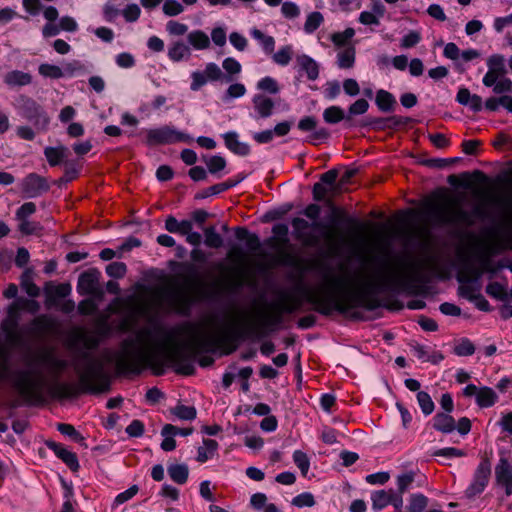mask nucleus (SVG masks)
<instances>
[{
	"label": "nucleus",
	"mask_w": 512,
	"mask_h": 512,
	"mask_svg": "<svg viewBox=\"0 0 512 512\" xmlns=\"http://www.w3.org/2000/svg\"><path fill=\"white\" fill-rule=\"evenodd\" d=\"M388 281L386 270L372 267L368 262H362L353 270L340 265L324 269L320 282L305 288L303 294L321 313L327 314L333 309L344 312L365 304L368 296Z\"/></svg>",
	"instance_id": "nucleus-1"
},
{
	"label": "nucleus",
	"mask_w": 512,
	"mask_h": 512,
	"mask_svg": "<svg viewBox=\"0 0 512 512\" xmlns=\"http://www.w3.org/2000/svg\"><path fill=\"white\" fill-rule=\"evenodd\" d=\"M173 354V345L167 337L158 336L150 328H143L123 342L116 355V363L122 370L138 372L160 357L172 359Z\"/></svg>",
	"instance_id": "nucleus-2"
},
{
	"label": "nucleus",
	"mask_w": 512,
	"mask_h": 512,
	"mask_svg": "<svg viewBox=\"0 0 512 512\" xmlns=\"http://www.w3.org/2000/svg\"><path fill=\"white\" fill-rule=\"evenodd\" d=\"M80 342L85 350L75 352L72 366L79 377L80 384L90 392H102L108 386L103 372L102 361L95 357L90 350L97 347L99 338L93 333H83Z\"/></svg>",
	"instance_id": "nucleus-3"
},
{
	"label": "nucleus",
	"mask_w": 512,
	"mask_h": 512,
	"mask_svg": "<svg viewBox=\"0 0 512 512\" xmlns=\"http://www.w3.org/2000/svg\"><path fill=\"white\" fill-rule=\"evenodd\" d=\"M136 309L146 314L154 309L182 311L187 303V294L183 287L169 283L154 288L141 287L140 292L131 297Z\"/></svg>",
	"instance_id": "nucleus-4"
},
{
	"label": "nucleus",
	"mask_w": 512,
	"mask_h": 512,
	"mask_svg": "<svg viewBox=\"0 0 512 512\" xmlns=\"http://www.w3.org/2000/svg\"><path fill=\"white\" fill-rule=\"evenodd\" d=\"M235 326L229 319L208 318L187 327L185 347L196 351L209 346L223 345L234 337Z\"/></svg>",
	"instance_id": "nucleus-5"
},
{
	"label": "nucleus",
	"mask_w": 512,
	"mask_h": 512,
	"mask_svg": "<svg viewBox=\"0 0 512 512\" xmlns=\"http://www.w3.org/2000/svg\"><path fill=\"white\" fill-rule=\"evenodd\" d=\"M427 212L438 224H462L470 225L475 217L480 216L481 208L475 207L473 213L462 208L459 200L452 197H443L428 204Z\"/></svg>",
	"instance_id": "nucleus-6"
},
{
	"label": "nucleus",
	"mask_w": 512,
	"mask_h": 512,
	"mask_svg": "<svg viewBox=\"0 0 512 512\" xmlns=\"http://www.w3.org/2000/svg\"><path fill=\"white\" fill-rule=\"evenodd\" d=\"M18 393L29 403H38L43 400L46 379L42 372L26 370L17 373L13 379Z\"/></svg>",
	"instance_id": "nucleus-7"
},
{
	"label": "nucleus",
	"mask_w": 512,
	"mask_h": 512,
	"mask_svg": "<svg viewBox=\"0 0 512 512\" xmlns=\"http://www.w3.org/2000/svg\"><path fill=\"white\" fill-rule=\"evenodd\" d=\"M145 133L146 143L151 146L176 142L189 143L192 141V138L189 135L178 131L172 126H162L155 129H148Z\"/></svg>",
	"instance_id": "nucleus-8"
},
{
	"label": "nucleus",
	"mask_w": 512,
	"mask_h": 512,
	"mask_svg": "<svg viewBox=\"0 0 512 512\" xmlns=\"http://www.w3.org/2000/svg\"><path fill=\"white\" fill-rule=\"evenodd\" d=\"M39 309V304L34 300L17 299L11 303L7 308V319H5L1 326L2 329L10 336L17 324V315L20 310H28L35 313Z\"/></svg>",
	"instance_id": "nucleus-9"
},
{
	"label": "nucleus",
	"mask_w": 512,
	"mask_h": 512,
	"mask_svg": "<svg viewBox=\"0 0 512 512\" xmlns=\"http://www.w3.org/2000/svg\"><path fill=\"white\" fill-rule=\"evenodd\" d=\"M491 474V465L488 460H482L478 465L471 484L466 489L465 494L468 498H473L484 491Z\"/></svg>",
	"instance_id": "nucleus-10"
},
{
	"label": "nucleus",
	"mask_w": 512,
	"mask_h": 512,
	"mask_svg": "<svg viewBox=\"0 0 512 512\" xmlns=\"http://www.w3.org/2000/svg\"><path fill=\"white\" fill-rule=\"evenodd\" d=\"M100 273L97 270H89L80 275L77 290L82 295H93L99 298L103 292L99 286Z\"/></svg>",
	"instance_id": "nucleus-11"
},
{
	"label": "nucleus",
	"mask_w": 512,
	"mask_h": 512,
	"mask_svg": "<svg viewBox=\"0 0 512 512\" xmlns=\"http://www.w3.org/2000/svg\"><path fill=\"white\" fill-rule=\"evenodd\" d=\"M487 66L488 71L483 77V84L486 87H492L506 73L504 57L498 54L490 56L487 59Z\"/></svg>",
	"instance_id": "nucleus-12"
},
{
	"label": "nucleus",
	"mask_w": 512,
	"mask_h": 512,
	"mask_svg": "<svg viewBox=\"0 0 512 512\" xmlns=\"http://www.w3.org/2000/svg\"><path fill=\"white\" fill-rule=\"evenodd\" d=\"M495 480L506 496L512 495V464L507 459L501 458L496 465Z\"/></svg>",
	"instance_id": "nucleus-13"
},
{
	"label": "nucleus",
	"mask_w": 512,
	"mask_h": 512,
	"mask_svg": "<svg viewBox=\"0 0 512 512\" xmlns=\"http://www.w3.org/2000/svg\"><path fill=\"white\" fill-rule=\"evenodd\" d=\"M25 117L39 130H46L50 123L48 114L34 101L30 102Z\"/></svg>",
	"instance_id": "nucleus-14"
},
{
	"label": "nucleus",
	"mask_w": 512,
	"mask_h": 512,
	"mask_svg": "<svg viewBox=\"0 0 512 512\" xmlns=\"http://www.w3.org/2000/svg\"><path fill=\"white\" fill-rule=\"evenodd\" d=\"M46 188L44 179L34 173L28 175L22 183L23 191L30 197L38 195Z\"/></svg>",
	"instance_id": "nucleus-15"
},
{
	"label": "nucleus",
	"mask_w": 512,
	"mask_h": 512,
	"mask_svg": "<svg viewBox=\"0 0 512 512\" xmlns=\"http://www.w3.org/2000/svg\"><path fill=\"white\" fill-rule=\"evenodd\" d=\"M168 57L173 62L188 60L191 57V48L182 40L175 41L168 48Z\"/></svg>",
	"instance_id": "nucleus-16"
},
{
	"label": "nucleus",
	"mask_w": 512,
	"mask_h": 512,
	"mask_svg": "<svg viewBox=\"0 0 512 512\" xmlns=\"http://www.w3.org/2000/svg\"><path fill=\"white\" fill-rule=\"evenodd\" d=\"M253 106L259 117L268 118L272 115L274 109V102L271 98L263 95L256 94L253 99Z\"/></svg>",
	"instance_id": "nucleus-17"
},
{
	"label": "nucleus",
	"mask_w": 512,
	"mask_h": 512,
	"mask_svg": "<svg viewBox=\"0 0 512 512\" xmlns=\"http://www.w3.org/2000/svg\"><path fill=\"white\" fill-rule=\"evenodd\" d=\"M297 65L301 71H304L309 80H316L319 76V65L308 55H299L296 58Z\"/></svg>",
	"instance_id": "nucleus-18"
},
{
	"label": "nucleus",
	"mask_w": 512,
	"mask_h": 512,
	"mask_svg": "<svg viewBox=\"0 0 512 512\" xmlns=\"http://www.w3.org/2000/svg\"><path fill=\"white\" fill-rule=\"evenodd\" d=\"M189 45L195 50H206L210 48L209 36L202 30H193L187 34Z\"/></svg>",
	"instance_id": "nucleus-19"
},
{
	"label": "nucleus",
	"mask_w": 512,
	"mask_h": 512,
	"mask_svg": "<svg viewBox=\"0 0 512 512\" xmlns=\"http://www.w3.org/2000/svg\"><path fill=\"white\" fill-rule=\"evenodd\" d=\"M54 453L73 471L79 469L78 459L75 453L67 450L65 447L59 444L53 443L50 445Z\"/></svg>",
	"instance_id": "nucleus-20"
},
{
	"label": "nucleus",
	"mask_w": 512,
	"mask_h": 512,
	"mask_svg": "<svg viewBox=\"0 0 512 512\" xmlns=\"http://www.w3.org/2000/svg\"><path fill=\"white\" fill-rule=\"evenodd\" d=\"M433 427L442 433H450L455 430L456 423L449 413H437L433 418Z\"/></svg>",
	"instance_id": "nucleus-21"
},
{
	"label": "nucleus",
	"mask_w": 512,
	"mask_h": 512,
	"mask_svg": "<svg viewBox=\"0 0 512 512\" xmlns=\"http://www.w3.org/2000/svg\"><path fill=\"white\" fill-rule=\"evenodd\" d=\"M4 82L10 87L25 86L32 82V76L23 71L13 70L4 76Z\"/></svg>",
	"instance_id": "nucleus-22"
},
{
	"label": "nucleus",
	"mask_w": 512,
	"mask_h": 512,
	"mask_svg": "<svg viewBox=\"0 0 512 512\" xmlns=\"http://www.w3.org/2000/svg\"><path fill=\"white\" fill-rule=\"evenodd\" d=\"M165 228L170 233H177L184 236L193 229V224L189 220L178 221L176 218L169 216L165 221Z\"/></svg>",
	"instance_id": "nucleus-23"
},
{
	"label": "nucleus",
	"mask_w": 512,
	"mask_h": 512,
	"mask_svg": "<svg viewBox=\"0 0 512 512\" xmlns=\"http://www.w3.org/2000/svg\"><path fill=\"white\" fill-rule=\"evenodd\" d=\"M224 141L226 147L232 152L239 155H246L249 152V146L238 140V135L235 132H228L224 134Z\"/></svg>",
	"instance_id": "nucleus-24"
},
{
	"label": "nucleus",
	"mask_w": 512,
	"mask_h": 512,
	"mask_svg": "<svg viewBox=\"0 0 512 512\" xmlns=\"http://www.w3.org/2000/svg\"><path fill=\"white\" fill-rule=\"evenodd\" d=\"M498 401V395L490 387H480L476 397V403L481 408L493 406Z\"/></svg>",
	"instance_id": "nucleus-25"
},
{
	"label": "nucleus",
	"mask_w": 512,
	"mask_h": 512,
	"mask_svg": "<svg viewBox=\"0 0 512 512\" xmlns=\"http://www.w3.org/2000/svg\"><path fill=\"white\" fill-rule=\"evenodd\" d=\"M179 428L172 424H166L163 426L161 435L164 437L161 448L164 451H172L176 448V441L174 436L177 435Z\"/></svg>",
	"instance_id": "nucleus-26"
},
{
	"label": "nucleus",
	"mask_w": 512,
	"mask_h": 512,
	"mask_svg": "<svg viewBox=\"0 0 512 512\" xmlns=\"http://www.w3.org/2000/svg\"><path fill=\"white\" fill-rule=\"evenodd\" d=\"M356 51L353 46L345 47L337 54V64L341 69H350L355 63Z\"/></svg>",
	"instance_id": "nucleus-27"
},
{
	"label": "nucleus",
	"mask_w": 512,
	"mask_h": 512,
	"mask_svg": "<svg viewBox=\"0 0 512 512\" xmlns=\"http://www.w3.org/2000/svg\"><path fill=\"white\" fill-rule=\"evenodd\" d=\"M393 490H379L371 495L372 507L374 510H381L393 500Z\"/></svg>",
	"instance_id": "nucleus-28"
},
{
	"label": "nucleus",
	"mask_w": 512,
	"mask_h": 512,
	"mask_svg": "<svg viewBox=\"0 0 512 512\" xmlns=\"http://www.w3.org/2000/svg\"><path fill=\"white\" fill-rule=\"evenodd\" d=\"M44 154L47 158L48 163L51 166L60 164L63 159L67 156V148L65 146L58 147H46Z\"/></svg>",
	"instance_id": "nucleus-29"
},
{
	"label": "nucleus",
	"mask_w": 512,
	"mask_h": 512,
	"mask_svg": "<svg viewBox=\"0 0 512 512\" xmlns=\"http://www.w3.org/2000/svg\"><path fill=\"white\" fill-rule=\"evenodd\" d=\"M218 448V443L212 439H204L203 445L198 448L197 461L204 463L210 459Z\"/></svg>",
	"instance_id": "nucleus-30"
},
{
	"label": "nucleus",
	"mask_w": 512,
	"mask_h": 512,
	"mask_svg": "<svg viewBox=\"0 0 512 512\" xmlns=\"http://www.w3.org/2000/svg\"><path fill=\"white\" fill-rule=\"evenodd\" d=\"M251 35L256 39L262 46L263 50L267 54H272L275 48V40L272 36L264 34L257 28L251 30Z\"/></svg>",
	"instance_id": "nucleus-31"
},
{
	"label": "nucleus",
	"mask_w": 512,
	"mask_h": 512,
	"mask_svg": "<svg viewBox=\"0 0 512 512\" xmlns=\"http://www.w3.org/2000/svg\"><path fill=\"white\" fill-rule=\"evenodd\" d=\"M170 413L180 420L191 421L196 418L197 411L193 406L178 404L170 409Z\"/></svg>",
	"instance_id": "nucleus-32"
},
{
	"label": "nucleus",
	"mask_w": 512,
	"mask_h": 512,
	"mask_svg": "<svg viewBox=\"0 0 512 512\" xmlns=\"http://www.w3.org/2000/svg\"><path fill=\"white\" fill-rule=\"evenodd\" d=\"M170 478L178 484H184L188 478V467L184 464H174L168 467Z\"/></svg>",
	"instance_id": "nucleus-33"
},
{
	"label": "nucleus",
	"mask_w": 512,
	"mask_h": 512,
	"mask_svg": "<svg viewBox=\"0 0 512 512\" xmlns=\"http://www.w3.org/2000/svg\"><path fill=\"white\" fill-rule=\"evenodd\" d=\"M396 101L393 95L385 90H379L376 94V104L380 110L388 112L393 109Z\"/></svg>",
	"instance_id": "nucleus-34"
},
{
	"label": "nucleus",
	"mask_w": 512,
	"mask_h": 512,
	"mask_svg": "<svg viewBox=\"0 0 512 512\" xmlns=\"http://www.w3.org/2000/svg\"><path fill=\"white\" fill-rule=\"evenodd\" d=\"M38 72L41 76L50 79H59L64 77L63 69L57 65L43 63L38 67Z\"/></svg>",
	"instance_id": "nucleus-35"
},
{
	"label": "nucleus",
	"mask_w": 512,
	"mask_h": 512,
	"mask_svg": "<svg viewBox=\"0 0 512 512\" xmlns=\"http://www.w3.org/2000/svg\"><path fill=\"white\" fill-rule=\"evenodd\" d=\"M293 56V48L290 45L281 47L276 53H272L273 61L281 66L289 64Z\"/></svg>",
	"instance_id": "nucleus-36"
},
{
	"label": "nucleus",
	"mask_w": 512,
	"mask_h": 512,
	"mask_svg": "<svg viewBox=\"0 0 512 512\" xmlns=\"http://www.w3.org/2000/svg\"><path fill=\"white\" fill-rule=\"evenodd\" d=\"M324 22V17L320 12H312L307 15L305 23H304V30L306 33L311 34L315 30H317L320 25Z\"/></svg>",
	"instance_id": "nucleus-37"
},
{
	"label": "nucleus",
	"mask_w": 512,
	"mask_h": 512,
	"mask_svg": "<svg viewBox=\"0 0 512 512\" xmlns=\"http://www.w3.org/2000/svg\"><path fill=\"white\" fill-rule=\"evenodd\" d=\"M354 35L355 30L353 28H347L342 32L333 33L330 39L336 47H345Z\"/></svg>",
	"instance_id": "nucleus-38"
},
{
	"label": "nucleus",
	"mask_w": 512,
	"mask_h": 512,
	"mask_svg": "<svg viewBox=\"0 0 512 512\" xmlns=\"http://www.w3.org/2000/svg\"><path fill=\"white\" fill-rule=\"evenodd\" d=\"M323 118L325 122L329 124H335L345 118L344 111L338 106H331L324 110Z\"/></svg>",
	"instance_id": "nucleus-39"
},
{
	"label": "nucleus",
	"mask_w": 512,
	"mask_h": 512,
	"mask_svg": "<svg viewBox=\"0 0 512 512\" xmlns=\"http://www.w3.org/2000/svg\"><path fill=\"white\" fill-rule=\"evenodd\" d=\"M205 245L211 248H219L223 244V239L214 227H207L204 230Z\"/></svg>",
	"instance_id": "nucleus-40"
},
{
	"label": "nucleus",
	"mask_w": 512,
	"mask_h": 512,
	"mask_svg": "<svg viewBox=\"0 0 512 512\" xmlns=\"http://www.w3.org/2000/svg\"><path fill=\"white\" fill-rule=\"evenodd\" d=\"M453 350L458 356H470L475 352V346L469 339L462 338L455 344Z\"/></svg>",
	"instance_id": "nucleus-41"
},
{
	"label": "nucleus",
	"mask_w": 512,
	"mask_h": 512,
	"mask_svg": "<svg viewBox=\"0 0 512 512\" xmlns=\"http://www.w3.org/2000/svg\"><path fill=\"white\" fill-rule=\"evenodd\" d=\"M417 401L425 415H430L434 411V402L427 392L420 391L417 394Z\"/></svg>",
	"instance_id": "nucleus-42"
},
{
	"label": "nucleus",
	"mask_w": 512,
	"mask_h": 512,
	"mask_svg": "<svg viewBox=\"0 0 512 512\" xmlns=\"http://www.w3.org/2000/svg\"><path fill=\"white\" fill-rule=\"evenodd\" d=\"M257 88L270 94H277L280 90L277 81L272 77H264L257 83Z\"/></svg>",
	"instance_id": "nucleus-43"
},
{
	"label": "nucleus",
	"mask_w": 512,
	"mask_h": 512,
	"mask_svg": "<svg viewBox=\"0 0 512 512\" xmlns=\"http://www.w3.org/2000/svg\"><path fill=\"white\" fill-rule=\"evenodd\" d=\"M427 502V498L422 494L412 495L408 506V512H423L427 506Z\"/></svg>",
	"instance_id": "nucleus-44"
},
{
	"label": "nucleus",
	"mask_w": 512,
	"mask_h": 512,
	"mask_svg": "<svg viewBox=\"0 0 512 512\" xmlns=\"http://www.w3.org/2000/svg\"><path fill=\"white\" fill-rule=\"evenodd\" d=\"M293 461L296 464V466L300 469L302 475L306 476L310 468V461L307 455L300 450H296L293 453Z\"/></svg>",
	"instance_id": "nucleus-45"
},
{
	"label": "nucleus",
	"mask_w": 512,
	"mask_h": 512,
	"mask_svg": "<svg viewBox=\"0 0 512 512\" xmlns=\"http://www.w3.org/2000/svg\"><path fill=\"white\" fill-rule=\"evenodd\" d=\"M203 72L206 75V77L209 79V81H212V82L220 81L224 77V74H223L222 70L220 69V67L213 62L207 63L205 65V69L203 70Z\"/></svg>",
	"instance_id": "nucleus-46"
},
{
	"label": "nucleus",
	"mask_w": 512,
	"mask_h": 512,
	"mask_svg": "<svg viewBox=\"0 0 512 512\" xmlns=\"http://www.w3.org/2000/svg\"><path fill=\"white\" fill-rule=\"evenodd\" d=\"M162 10L165 15L173 17L181 14L184 11V7L177 0H166Z\"/></svg>",
	"instance_id": "nucleus-47"
},
{
	"label": "nucleus",
	"mask_w": 512,
	"mask_h": 512,
	"mask_svg": "<svg viewBox=\"0 0 512 512\" xmlns=\"http://www.w3.org/2000/svg\"><path fill=\"white\" fill-rule=\"evenodd\" d=\"M126 272L127 267L123 262H112L106 267V273L113 278H123Z\"/></svg>",
	"instance_id": "nucleus-48"
},
{
	"label": "nucleus",
	"mask_w": 512,
	"mask_h": 512,
	"mask_svg": "<svg viewBox=\"0 0 512 512\" xmlns=\"http://www.w3.org/2000/svg\"><path fill=\"white\" fill-rule=\"evenodd\" d=\"M292 504L299 508L312 507L315 505V499L311 493L305 492L294 497Z\"/></svg>",
	"instance_id": "nucleus-49"
},
{
	"label": "nucleus",
	"mask_w": 512,
	"mask_h": 512,
	"mask_svg": "<svg viewBox=\"0 0 512 512\" xmlns=\"http://www.w3.org/2000/svg\"><path fill=\"white\" fill-rule=\"evenodd\" d=\"M282 15L288 19L297 18L300 15V8L294 2H283L281 6Z\"/></svg>",
	"instance_id": "nucleus-50"
},
{
	"label": "nucleus",
	"mask_w": 512,
	"mask_h": 512,
	"mask_svg": "<svg viewBox=\"0 0 512 512\" xmlns=\"http://www.w3.org/2000/svg\"><path fill=\"white\" fill-rule=\"evenodd\" d=\"M166 30L170 35L183 36L188 31V26L178 21H168L166 24Z\"/></svg>",
	"instance_id": "nucleus-51"
},
{
	"label": "nucleus",
	"mask_w": 512,
	"mask_h": 512,
	"mask_svg": "<svg viewBox=\"0 0 512 512\" xmlns=\"http://www.w3.org/2000/svg\"><path fill=\"white\" fill-rule=\"evenodd\" d=\"M122 15L127 22H135L141 15V9L137 4H129L123 9Z\"/></svg>",
	"instance_id": "nucleus-52"
},
{
	"label": "nucleus",
	"mask_w": 512,
	"mask_h": 512,
	"mask_svg": "<svg viewBox=\"0 0 512 512\" xmlns=\"http://www.w3.org/2000/svg\"><path fill=\"white\" fill-rule=\"evenodd\" d=\"M119 14L120 10L115 5L113 0L106 2L103 6V15L106 21L113 22Z\"/></svg>",
	"instance_id": "nucleus-53"
},
{
	"label": "nucleus",
	"mask_w": 512,
	"mask_h": 512,
	"mask_svg": "<svg viewBox=\"0 0 512 512\" xmlns=\"http://www.w3.org/2000/svg\"><path fill=\"white\" fill-rule=\"evenodd\" d=\"M206 165L210 173H216L225 168L226 161L221 156H212L206 161Z\"/></svg>",
	"instance_id": "nucleus-54"
},
{
	"label": "nucleus",
	"mask_w": 512,
	"mask_h": 512,
	"mask_svg": "<svg viewBox=\"0 0 512 512\" xmlns=\"http://www.w3.org/2000/svg\"><path fill=\"white\" fill-rule=\"evenodd\" d=\"M191 79H192V82H191L190 88L192 91L199 90L202 86H204L205 84H207V82H209V79L206 77V75L204 74L203 71L192 72Z\"/></svg>",
	"instance_id": "nucleus-55"
},
{
	"label": "nucleus",
	"mask_w": 512,
	"mask_h": 512,
	"mask_svg": "<svg viewBox=\"0 0 512 512\" xmlns=\"http://www.w3.org/2000/svg\"><path fill=\"white\" fill-rule=\"evenodd\" d=\"M415 479L413 472H407L397 477V485L400 494L404 493Z\"/></svg>",
	"instance_id": "nucleus-56"
},
{
	"label": "nucleus",
	"mask_w": 512,
	"mask_h": 512,
	"mask_svg": "<svg viewBox=\"0 0 512 512\" xmlns=\"http://www.w3.org/2000/svg\"><path fill=\"white\" fill-rule=\"evenodd\" d=\"M223 69L230 75H237L241 72V64L234 58L228 57L222 62Z\"/></svg>",
	"instance_id": "nucleus-57"
},
{
	"label": "nucleus",
	"mask_w": 512,
	"mask_h": 512,
	"mask_svg": "<svg viewBox=\"0 0 512 512\" xmlns=\"http://www.w3.org/2000/svg\"><path fill=\"white\" fill-rule=\"evenodd\" d=\"M229 41L238 51H244L248 45L247 39L238 32H232Z\"/></svg>",
	"instance_id": "nucleus-58"
},
{
	"label": "nucleus",
	"mask_w": 512,
	"mask_h": 512,
	"mask_svg": "<svg viewBox=\"0 0 512 512\" xmlns=\"http://www.w3.org/2000/svg\"><path fill=\"white\" fill-rule=\"evenodd\" d=\"M226 30L222 27H215L211 31V40L219 47H223L226 44Z\"/></svg>",
	"instance_id": "nucleus-59"
},
{
	"label": "nucleus",
	"mask_w": 512,
	"mask_h": 512,
	"mask_svg": "<svg viewBox=\"0 0 512 512\" xmlns=\"http://www.w3.org/2000/svg\"><path fill=\"white\" fill-rule=\"evenodd\" d=\"M492 87L496 94L512 92V81L509 78L503 77L498 79Z\"/></svg>",
	"instance_id": "nucleus-60"
},
{
	"label": "nucleus",
	"mask_w": 512,
	"mask_h": 512,
	"mask_svg": "<svg viewBox=\"0 0 512 512\" xmlns=\"http://www.w3.org/2000/svg\"><path fill=\"white\" fill-rule=\"evenodd\" d=\"M60 30L66 32H75L78 29L76 20L71 16H63L58 24Z\"/></svg>",
	"instance_id": "nucleus-61"
},
{
	"label": "nucleus",
	"mask_w": 512,
	"mask_h": 512,
	"mask_svg": "<svg viewBox=\"0 0 512 512\" xmlns=\"http://www.w3.org/2000/svg\"><path fill=\"white\" fill-rule=\"evenodd\" d=\"M421 40L420 33L417 31H410L401 40V46L403 48H410L417 45Z\"/></svg>",
	"instance_id": "nucleus-62"
},
{
	"label": "nucleus",
	"mask_w": 512,
	"mask_h": 512,
	"mask_svg": "<svg viewBox=\"0 0 512 512\" xmlns=\"http://www.w3.org/2000/svg\"><path fill=\"white\" fill-rule=\"evenodd\" d=\"M369 108V103L365 99H358L349 107V115L364 114Z\"/></svg>",
	"instance_id": "nucleus-63"
},
{
	"label": "nucleus",
	"mask_w": 512,
	"mask_h": 512,
	"mask_svg": "<svg viewBox=\"0 0 512 512\" xmlns=\"http://www.w3.org/2000/svg\"><path fill=\"white\" fill-rule=\"evenodd\" d=\"M35 211V204L33 202H26L17 210L16 218L18 220L27 219V217L32 215Z\"/></svg>",
	"instance_id": "nucleus-64"
}]
</instances>
